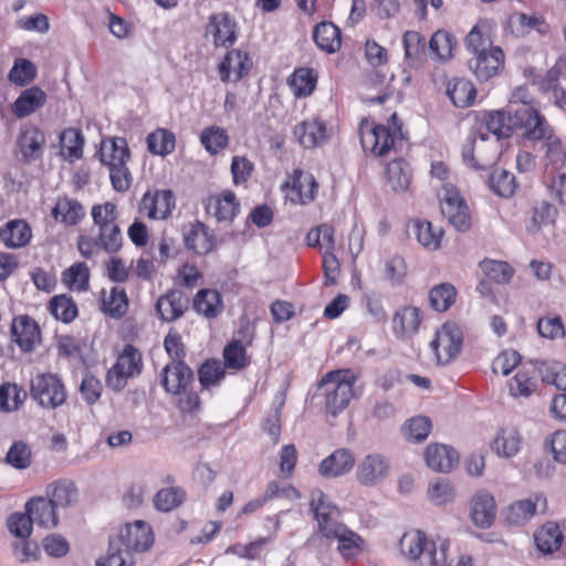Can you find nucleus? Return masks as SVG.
<instances>
[{
    "mask_svg": "<svg viewBox=\"0 0 566 566\" xmlns=\"http://www.w3.org/2000/svg\"><path fill=\"white\" fill-rule=\"evenodd\" d=\"M356 380L357 377L350 369L329 371L318 382L315 397L321 398L325 411L335 417L347 408L353 399Z\"/></svg>",
    "mask_w": 566,
    "mask_h": 566,
    "instance_id": "1",
    "label": "nucleus"
},
{
    "mask_svg": "<svg viewBox=\"0 0 566 566\" xmlns=\"http://www.w3.org/2000/svg\"><path fill=\"white\" fill-rule=\"evenodd\" d=\"M448 548L447 542L438 547L436 542L429 539L420 530L403 533L399 541L400 554L410 566H440L447 560Z\"/></svg>",
    "mask_w": 566,
    "mask_h": 566,
    "instance_id": "2",
    "label": "nucleus"
},
{
    "mask_svg": "<svg viewBox=\"0 0 566 566\" xmlns=\"http://www.w3.org/2000/svg\"><path fill=\"white\" fill-rule=\"evenodd\" d=\"M500 155V143L497 139H490L485 133L470 138L462 149L463 161L476 170L492 167Z\"/></svg>",
    "mask_w": 566,
    "mask_h": 566,
    "instance_id": "3",
    "label": "nucleus"
},
{
    "mask_svg": "<svg viewBox=\"0 0 566 566\" xmlns=\"http://www.w3.org/2000/svg\"><path fill=\"white\" fill-rule=\"evenodd\" d=\"M525 138L530 142L543 143L546 165L553 168L566 166V147L555 135L546 119H539L532 129H528L525 134Z\"/></svg>",
    "mask_w": 566,
    "mask_h": 566,
    "instance_id": "4",
    "label": "nucleus"
},
{
    "mask_svg": "<svg viewBox=\"0 0 566 566\" xmlns=\"http://www.w3.org/2000/svg\"><path fill=\"white\" fill-rule=\"evenodd\" d=\"M142 371V354L132 345H126L116 364L107 371L106 386L114 391L125 388L127 379Z\"/></svg>",
    "mask_w": 566,
    "mask_h": 566,
    "instance_id": "5",
    "label": "nucleus"
},
{
    "mask_svg": "<svg viewBox=\"0 0 566 566\" xmlns=\"http://www.w3.org/2000/svg\"><path fill=\"white\" fill-rule=\"evenodd\" d=\"M31 397L44 408L55 409L63 405L66 392L63 382L52 374H39L31 379Z\"/></svg>",
    "mask_w": 566,
    "mask_h": 566,
    "instance_id": "6",
    "label": "nucleus"
},
{
    "mask_svg": "<svg viewBox=\"0 0 566 566\" xmlns=\"http://www.w3.org/2000/svg\"><path fill=\"white\" fill-rule=\"evenodd\" d=\"M122 244L123 235L118 224L98 229L96 238L83 234L77 239V249L86 259H92L99 250L115 253L122 248Z\"/></svg>",
    "mask_w": 566,
    "mask_h": 566,
    "instance_id": "7",
    "label": "nucleus"
},
{
    "mask_svg": "<svg viewBox=\"0 0 566 566\" xmlns=\"http://www.w3.org/2000/svg\"><path fill=\"white\" fill-rule=\"evenodd\" d=\"M127 556L130 553H144L150 548L154 543V534L149 524L144 521H136L133 524H126L115 538Z\"/></svg>",
    "mask_w": 566,
    "mask_h": 566,
    "instance_id": "8",
    "label": "nucleus"
},
{
    "mask_svg": "<svg viewBox=\"0 0 566 566\" xmlns=\"http://www.w3.org/2000/svg\"><path fill=\"white\" fill-rule=\"evenodd\" d=\"M462 345V332L454 323H446L436 333L430 347L439 364H448L460 352Z\"/></svg>",
    "mask_w": 566,
    "mask_h": 566,
    "instance_id": "9",
    "label": "nucleus"
},
{
    "mask_svg": "<svg viewBox=\"0 0 566 566\" xmlns=\"http://www.w3.org/2000/svg\"><path fill=\"white\" fill-rule=\"evenodd\" d=\"M390 122L394 130L384 125H376L368 133H361V145L364 148L370 147L376 156H385L394 146L395 138L401 135V127L398 123L397 114H392Z\"/></svg>",
    "mask_w": 566,
    "mask_h": 566,
    "instance_id": "10",
    "label": "nucleus"
},
{
    "mask_svg": "<svg viewBox=\"0 0 566 566\" xmlns=\"http://www.w3.org/2000/svg\"><path fill=\"white\" fill-rule=\"evenodd\" d=\"M469 69L480 81L495 76L504 66V53L500 46L473 54L468 62Z\"/></svg>",
    "mask_w": 566,
    "mask_h": 566,
    "instance_id": "11",
    "label": "nucleus"
},
{
    "mask_svg": "<svg viewBox=\"0 0 566 566\" xmlns=\"http://www.w3.org/2000/svg\"><path fill=\"white\" fill-rule=\"evenodd\" d=\"M506 108L518 117L520 120L525 122L527 130L532 129L539 119H546L539 114L538 109L533 104V98L528 90L524 86L516 87L509 99Z\"/></svg>",
    "mask_w": 566,
    "mask_h": 566,
    "instance_id": "12",
    "label": "nucleus"
},
{
    "mask_svg": "<svg viewBox=\"0 0 566 566\" xmlns=\"http://www.w3.org/2000/svg\"><path fill=\"white\" fill-rule=\"evenodd\" d=\"M441 212L459 231H467L471 227V219L467 203L459 192L447 189L441 199Z\"/></svg>",
    "mask_w": 566,
    "mask_h": 566,
    "instance_id": "13",
    "label": "nucleus"
},
{
    "mask_svg": "<svg viewBox=\"0 0 566 566\" xmlns=\"http://www.w3.org/2000/svg\"><path fill=\"white\" fill-rule=\"evenodd\" d=\"M176 201L171 190L147 191L140 201L139 211L149 219H166L175 209Z\"/></svg>",
    "mask_w": 566,
    "mask_h": 566,
    "instance_id": "14",
    "label": "nucleus"
},
{
    "mask_svg": "<svg viewBox=\"0 0 566 566\" xmlns=\"http://www.w3.org/2000/svg\"><path fill=\"white\" fill-rule=\"evenodd\" d=\"M389 471L387 460L377 453L366 455L357 465L356 479L365 486H375L382 481Z\"/></svg>",
    "mask_w": 566,
    "mask_h": 566,
    "instance_id": "15",
    "label": "nucleus"
},
{
    "mask_svg": "<svg viewBox=\"0 0 566 566\" xmlns=\"http://www.w3.org/2000/svg\"><path fill=\"white\" fill-rule=\"evenodd\" d=\"M193 380L192 370L182 361H172L161 371V385L167 392L180 395Z\"/></svg>",
    "mask_w": 566,
    "mask_h": 566,
    "instance_id": "16",
    "label": "nucleus"
},
{
    "mask_svg": "<svg viewBox=\"0 0 566 566\" xmlns=\"http://www.w3.org/2000/svg\"><path fill=\"white\" fill-rule=\"evenodd\" d=\"M538 506L542 511L546 509V499L541 494L515 501L505 509V521L511 525H523L535 515Z\"/></svg>",
    "mask_w": 566,
    "mask_h": 566,
    "instance_id": "17",
    "label": "nucleus"
},
{
    "mask_svg": "<svg viewBox=\"0 0 566 566\" xmlns=\"http://www.w3.org/2000/svg\"><path fill=\"white\" fill-rule=\"evenodd\" d=\"M496 24L491 19H480L471 29L464 40L465 49L469 53L476 54L494 49L493 36Z\"/></svg>",
    "mask_w": 566,
    "mask_h": 566,
    "instance_id": "18",
    "label": "nucleus"
},
{
    "mask_svg": "<svg viewBox=\"0 0 566 566\" xmlns=\"http://www.w3.org/2000/svg\"><path fill=\"white\" fill-rule=\"evenodd\" d=\"M311 510L315 515L323 535L333 530L334 525L340 524V522L337 521L339 516L338 509L327 501L326 495L321 490L312 491Z\"/></svg>",
    "mask_w": 566,
    "mask_h": 566,
    "instance_id": "19",
    "label": "nucleus"
},
{
    "mask_svg": "<svg viewBox=\"0 0 566 566\" xmlns=\"http://www.w3.org/2000/svg\"><path fill=\"white\" fill-rule=\"evenodd\" d=\"M252 66L248 54L232 50L219 63L218 70L222 82H238L247 75Z\"/></svg>",
    "mask_w": 566,
    "mask_h": 566,
    "instance_id": "20",
    "label": "nucleus"
},
{
    "mask_svg": "<svg viewBox=\"0 0 566 566\" xmlns=\"http://www.w3.org/2000/svg\"><path fill=\"white\" fill-rule=\"evenodd\" d=\"M424 460L431 470L449 473L458 465L459 454L449 446L430 443L424 450Z\"/></svg>",
    "mask_w": 566,
    "mask_h": 566,
    "instance_id": "21",
    "label": "nucleus"
},
{
    "mask_svg": "<svg viewBox=\"0 0 566 566\" xmlns=\"http://www.w3.org/2000/svg\"><path fill=\"white\" fill-rule=\"evenodd\" d=\"M515 128L523 129V136L525 137V134L527 133L525 122L515 117L506 107L502 111H495L489 114L486 129L495 136L494 139H497V142L500 138L509 137Z\"/></svg>",
    "mask_w": 566,
    "mask_h": 566,
    "instance_id": "22",
    "label": "nucleus"
},
{
    "mask_svg": "<svg viewBox=\"0 0 566 566\" xmlns=\"http://www.w3.org/2000/svg\"><path fill=\"white\" fill-rule=\"evenodd\" d=\"M11 334L13 342L23 352H31L35 344L40 343L41 338L39 325L27 315H21L13 319Z\"/></svg>",
    "mask_w": 566,
    "mask_h": 566,
    "instance_id": "23",
    "label": "nucleus"
},
{
    "mask_svg": "<svg viewBox=\"0 0 566 566\" xmlns=\"http://www.w3.org/2000/svg\"><path fill=\"white\" fill-rule=\"evenodd\" d=\"M496 515V504L493 495L484 490L478 491L471 501V518L480 528L492 525Z\"/></svg>",
    "mask_w": 566,
    "mask_h": 566,
    "instance_id": "24",
    "label": "nucleus"
},
{
    "mask_svg": "<svg viewBox=\"0 0 566 566\" xmlns=\"http://www.w3.org/2000/svg\"><path fill=\"white\" fill-rule=\"evenodd\" d=\"M189 306V298L179 290H170L156 302V310L163 321L174 322L181 317Z\"/></svg>",
    "mask_w": 566,
    "mask_h": 566,
    "instance_id": "25",
    "label": "nucleus"
},
{
    "mask_svg": "<svg viewBox=\"0 0 566 566\" xmlns=\"http://www.w3.org/2000/svg\"><path fill=\"white\" fill-rule=\"evenodd\" d=\"M207 33L212 34L216 46H229L237 40L235 22L228 13H214L210 15Z\"/></svg>",
    "mask_w": 566,
    "mask_h": 566,
    "instance_id": "26",
    "label": "nucleus"
},
{
    "mask_svg": "<svg viewBox=\"0 0 566 566\" xmlns=\"http://www.w3.org/2000/svg\"><path fill=\"white\" fill-rule=\"evenodd\" d=\"M184 241L189 250L197 254H207L214 248V237L209 233L206 226L196 221L184 228Z\"/></svg>",
    "mask_w": 566,
    "mask_h": 566,
    "instance_id": "27",
    "label": "nucleus"
},
{
    "mask_svg": "<svg viewBox=\"0 0 566 566\" xmlns=\"http://www.w3.org/2000/svg\"><path fill=\"white\" fill-rule=\"evenodd\" d=\"M24 509L41 527L54 528L59 524L57 509L46 497H33L25 503Z\"/></svg>",
    "mask_w": 566,
    "mask_h": 566,
    "instance_id": "28",
    "label": "nucleus"
},
{
    "mask_svg": "<svg viewBox=\"0 0 566 566\" xmlns=\"http://www.w3.org/2000/svg\"><path fill=\"white\" fill-rule=\"evenodd\" d=\"M522 437L515 427L501 428L491 442L492 451L500 458L510 459L521 449Z\"/></svg>",
    "mask_w": 566,
    "mask_h": 566,
    "instance_id": "29",
    "label": "nucleus"
},
{
    "mask_svg": "<svg viewBox=\"0 0 566 566\" xmlns=\"http://www.w3.org/2000/svg\"><path fill=\"white\" fill-rule=\"evenodd\" d=\"M239 210V202L235 195L226 190L220 196L210 197L207 202V211L218 222H231Z\"/></svg>",
    "mask_w": 566,
    "mask_h": 566,
    "instance_id": "30",
    "label": "nucleus"
},
{
    "mask_svg": "<svg viewBox=\"0 0 566 566\" xmlns=\"http://www.w3.org/2000/svg\"><path fill=\"white\" fill-rule=\"evenodd\" d=\"M46 93L39 86H32L21 92L12 104V113L18 118L27 117L44 106Z\"/></svg>",
    "mask_w": 566,
    "mask_h": 566,
    "instance_id": "31",
    "label": "nucleus"
},
{
    "mask_svg": "<svg viewBox=\"0 0 566 566\" xmlns=\"http://www.w3.org/2000/svg\"><path fill=\"white\" fill-rule=\"evenodd\" d=\"M324 536L338 541V551L345 558L354 557L363 549L364 541L361 537L347 528L343 523L334 525L333 530L327 532Z\"/></svg>",
    "mask_w": 566,
    "mask_h": 566,
    "instance_id": "32",
    "label": "nucleus"
},
{
    "mask_svg": "<svg viewBox=\"0 0 566 566\" xmlns=\"http://www.w3.org/2000/svg\"><path fill=\"white\" fill-rule=\"evenodd\" d=\"M294 135L305 148H314L328 138L325 124L316 118L302 122L294 128Z\"/></svg>",
    "mask_w": 566,
    "mask_h": 566,
    "instance_id": "33",
    "label": "nucleus"
},
{
    "mask_svg": "<svg viewBox=\"0 0 566 566\" xmlns=\"http://www.w3.org/2000/svg\"><path fill=\"white\" fill-rule=\"evenodd\" d=\"M317 189L318 184L312 174L295 170L293 186L287 196L292 202L306 205L314 200Z\"/></svg>",
    "mask_w": 566,
    "mask_h": 566,
    "instance_id": "34",
    "label": "nucleus"
},
{
    "mask_svg": "<svg viewBox=\"0 0 566 566\" xmlns=\"http://www.w3.org/2000/svg\"><path fill=\"white\" fill-rule=\"evenodd\" d=\"M98 155L101 161L109 169L126 164L129 159V149L126 139L115 137L108 142H102Z\"/></svg>",
    "mask_w": 566,
    "mask_h": 566,
    "instance_id": "35",
    "label": "nucleus"
},
{
    "mask_svg": "<svg viewBox=\"0 0 566 566\" xmlns=\"http://www.w3.org/2000/svg\"><path fill=\"white\" fill-rule=\"evenodd\" d=\"M355 464V458L348 449H337L319 464L323 476H340L349 472Z\"/></svg>",
    "mask_w": 566,
    "mask_h": 566,
    "instance_id": "36",
    "label": "nucleus"
},
{
    "mask_svg": "<svg viewBox=\"0 0 566 566\" xmlns=\"http://www.w3.org/2000/svg\"><path fill=\"white\" fill-rule=\"evenodd\" d=\"M32 237L31 228L23 220H11L0 229V239L12 249L27 245Z\"/></svg>",
    "mask_w": 566,
    "mask_h": 566,
    "instance_id": "37",
    "label": "nucleus"
},
{
    "mask_svg": "<svg viewBox=\"0 0 566 566\" xmlns=\"http://www.w3.org/2000/svg\"><path fill=\"white\" fill-rule=\"evenodd\" d=\"M287 84L296 97L310 96L317 84V73L311 67L296 69L287 78Z\"/></svg>",
    "mask_w": 566,
    "mask_h": 566,
    "instance_id": "38",
    "label": "nucleus"
},
{
    "mask_svg": "<svg viewBox=\"0 0 566 566\" xmlns=\"http://www.w3.org/2000/svg\"><path fill=\"white\" fill-rule=\"evenodd\" d=\"M44 144V134L34 126L27 127L19 138L20 150L28 161L38 159L41 156Z\"/></svg>",
    "mask_w": 566,
    "mask_h": 566,
    "instance_id": "39",
    "label": "nucleus"
},
{
    "mask_svg": "<svg viewBox=\"0 0 566 566\" xmlns=\"http://www.w3.org/2000/svg\"><path fill=\"white\" fill-rule=\"evenodd\" d=\"M447 95L455 107H468L474 101L476 91L471 81L453 78L449 82Z\"/></svg>",
    "mask_w": 566,
    "mask_h": 566,
    "instance_id": "40",
    "label": "nucleus"
},
{
    "mask_svg": "<svg viewBox=\"0 0 566 566\" xmlns=\"http://www.w3.org/2000/svg\"><path fill=\"white\" fill-rule=\"evenodd\" d=\"M313 38L322 50L333 53L340 46V31L332 22H322L314 29Z\"/></svg>",
    "mask_w": 566,
    "mask_h": 566,
    "instance_id": "41",
    "label": "nucleus"
},
{
    "mask_svg": "<svg viewBox=\"0 0 566 566\" xmlns=\"http://www.w3.org/2000/svg\"><path fill=\"white\" fill-rule=\"evenodd\" d=\"M387 181L395 192L408 189L411 181L409 165L403 159L392 160L387 165Z\"/></svg>",
    "mask_w": 566,
    "mask_h": 566,
    "instance_id": "42",
    "label": "nucleus"
},
{
    "mask_svg": "<svg viewBox=\"0 0 566 566\" xmlns=\"http://www.w3.org/2000/svg\"><path fill=\"white\" fill-rule=\"evenodd\" d=\"M457 41L454 36L443 30H439L429 41V52L437 61H448L451 59Z\"/></svg>",
    "mask_w": 566,
    "mask_h": 566,
    "instance_id": "43",
    "label": "nucleus"
},
{
    "mask_svg": "<svg viewBox=\"0 0 566 566\" xmlns=\"http://www.w3.org/2000/svg\"><path fill=\"white\" fill-rule=\"evenodd\" d=\"M536 546L544 553L557 551L563 542V534L556 523L548 522L534 535Z\"/></svg>",
    "mask_w": 566,
    "mask_h": 566,
    "instance_id": "44",
    "label": "nucleus"
},
{
    "mask_svg": "<svg viewBox=\"0 0 566 566\" xmlns=\"http://www.w3.org/2000/svg\"><path fill=\"white\" fill-rule=\"evenodd\" d=\"M175 134L165 128H158L147 136V148L153 155L166 156L175 150Z\"/></svg>",
    "mask_w": 566,
    "mask_h": 566,
    "instance_id": "45",
    "label": "nucleus"
},
{
    "mask_svg": "<svg viewBox=\"0 0 566 566\" xmlns=\"http://www.w3.org/2000/svg\"><path fill=\"white\" fill-rule=\"evenodd\" d=\"M415 235L418 242L429 250H437L440 248L443 230L434 228L429 221L416 220L412 224Z\"/></svg>",
    "mask_w": 566,
    "mask_h": 566,
    "instance_id": "46",
    "label": "nucleus"
},
{
    "mask_svg": "<svg viewBox=\"0 0 566 566\" xmlns=\"http://www.w3.org/2000/svg\"><path fill=\"white\" fill-rule=\"evenodd\" d=\"M557 211L554 206L546 201L537 203L533 209V216L526 223V230L531 234H536L543 227L554 223Z\"/></svg>",
    "mask_w": 566,
    "mask_h": 566,
    "instance_id": "47",
    "label": "nucleus"
},
{
    "mask_svg": "<svg viewBox=\"0 0 566 566\" xmlns=\"http://www.w3.org/2000/svg\"><path fill=\"white\" fill-rule=\"evenodd\" d=\"M84 209L76 200L67 198L59 199L52 210V216L56 220L73 226L76 224L84 217Z\"/></svg>",
    "mask_w": 566,
    "mask_h": 566,
    "instance_id": "48",
    "label": "nucleus"
},
{
    "mask_svg": "<svg viewBox=\"0 0 566 566\" xmlns=\"http://www.w3.org/2000/svg\"><path fill=\"white\" fill-rule=\"evenodd\" d=\"M48 500L56 507L64 509L72 505L77 499V491L71 482H60L50 485L46 491Z\"/></svg>",
    "mask_w": 566,
    "mask_h": 566,
    "instance_id": "49",
    "label": "nucleus"
},
{
    "mask_svg": "<svg viewBox=\"0 0 566 566\" xmlns=\"http://www.w3.org/2000/svg\"><path fill=\"white\" fill-rule=\"evenodd\" d=\"M392 324L396 334L403 336L416 333L420 325L419 310L416 307H403L395 314Z\"/></svg>",
    "mask_w": 566,
    "mask_h": 566,
    "instance_id": "50",
    "label": "nucleus"
},
{
    "mask_svg": "<svg viewBox=\"0 0 566 566\" xmlns=\"http://www.w3.org/2000/svg\"><path fill=\"white\" fill-rule=\"evenodd\" d=\"M221 305V296L214 290H200L193 300V308L207 317H214Z\"/></svg>",
    "mask_w": 566,
    "mask_h": 566,
    "instance_id": "51",
    "label": "nucleus"
},
{
    "mask_svg": "<svg viewBox=\"0 0 566 566\" xmlns=\"http://www.w3.org/2000/svg\"><path fill=\"white\" fill-rule=\"evenodd\" d=\"M480 268L488 279L499 284H507L514 274L513 268L502 261L483 260Z\"/></svg>",
    "mask_w": 566,
    "mask_h": 566,
    "instance_id": "52",
    "label": "nucleus"
},
{
    "mask_svg": "<svg viewBox=\"0 0 566 566\" xmlns=\"http://www.w3.org/2000/svg\"><path fill=\"white\" fill-rule=\"evenodd\" d=\"M27 392L15 384L6 382L0 386V410H17L24 401Z\"/></svg>",
    "mask_w": 566,
    "mask_h": 566,
    "instance_id": "53",
    "label": "nucleus"
},
{
    "mask_svg": "<svg viewBox=\"0 0 566 566\" xmlns=\"http://www.w3.org/2000/svg\"><path fill=\"white\" fill-rule=\"evenodd\" d=\"M431 420L423 416L409 419L402 427L405 438L412 442H421L426 440L431 432Z\"/></svg>",
    "mask_w": 566,
    "mask_h": 566,
    "instance_id": "54",
    "label": "nucleus"
},
{
    "mask_svg": "<svg viewBox=\"0 0 566 566\" xmlns=\"http://www.w3.org/2000/svg\"><path fill=\"white\" fill-rule=\"evenodd\" d=\"M427 493L434 505H444L455 497L454 486L449 480L441 478L430 482Z\"/></svg>",
    "mask_w": 566,
    "mask_h": 566,
    "instance_id": "55",
    "label": "nucleus"
},
{
    "mask_svg": "<svg viewBox=\"0 0 566 566\" xmlns=\"http://www.w3.org/2000/svg\"><path fill=\"white\" fill-rule=\"evenodd\" d=\"M36 76L35 65L27 59H17L9 72V81L19 86H27Z\"/></svg>",
    "mask_w": 566,
    "mask_h": 566,
    "instance_id": "56",
    "label": "nucleus"
},
{
    "mask_svg": "<svg viewBox=\"0 0 566 566\" xmlns=\"http://www.w3.org/2000/svg\"><path fill=\"white\" fill-rule=\"evenodd\" d=\"M50 312L56 319L70 323L77 315V306L71 297L63 294L51 300Z\"/></svg>",
    "mask_w": 566,
    "mask_h": 566,
    "instance_id": "57",
    "label": "nucleus"
},
{
    "mask_svg": "<svg viewBox=\"0 0 566 566\" xmlns=\"http://www.w3.org/2000/svg\"><path fill=\"white\" fill-rule=\"evenodd\" d=\"M185 495V492L179 488H166L156 493L154 505L158 511L169 512L184 502Z\"/></svg>",
    "mask_w": 566,
    "mask_h": 566,
    "instance_id": "58",
    "label": "nucleus"
},
{
    "mask_svg": "<svg viewBox=\"0 0 566 566\" xmlns=\"http://www.w3.org/2000/svg\"><path fill=\"white\" fill-rule=\"evenodd\" d=\"M405 56L410 65L420 61L424 54L426 41L424 38L416 31H407L403 34Z\"/></svg>",
    "mask_w": 566,
    "mask_h": 566,
    "instance_id": "59",
    "label": "nucleus"
},
{
    "mask_svg": "<svg viewBox=\"0 0 566 566\" xmlns=\"http://www.w3.org/2000/svg\"><path fill=\"white\" fill-rule=\"evenodd\" d=\"M104 311L112 317H122L128 308V298L123 287L114 286L103 301Z\"/></svg>",
    "mask_w": 566,
    "mask_h": 566,
    "instance_id": "60",
    "label": "nucleus"
},
{
    "mask_svg": "<svg viewBox=\"0 0 566 566\" xmlns=\"http://www.w3.org/2000/svg\"><path fill=\"white\" fill-rule=\"evenodd\" d=\"M91 214L94 224L98 229L118 224V211L116 205L113 202L107 201L93 206Z\"/></svg>",
    "mask_w": 566,
    "mask_h": 566,
    "instance_id": "61",
    "label": "nucleus"
},
{
    "mask_svg": "<svg viewBox=\"0 0 566 566\" xmlns=\"http://www.w3.org/2000/svg\"><path fill=\"white\" fill-rule=\"evenodd\" d=\"M200 140L210 154H217L228 146L229 137L226 129L211 126L202 132Z\"/></svg>",
    "mask_w": 566,
    "mask_h": 566,
    "instance_id": "62",
    "label": "nucleus"
},
{
    "mask_svg": "<svg viewBox=\"0 0 566 566\" xmlns=\"http://www.w3.org/2000/svg\"><path fill=\"white\" fill-rule=\"evenodd\" d=\"M492 190L501 197H511L516 189L515 177L506 170H494L490 177Z\"/></svg>",
    "mask_w": 566,
    "mask_h": 566,
    "instance_id": "63",
    "label": "nucleus"
},
{
    "mask_svg": "<svg viewBox=\"0 0 566 566\" xmlns=\"http://www.w3.org/2000/svg\"><path fill=\"white\" fill-rule=\"evenodd\" d=\"M455 298V289L448 283L434 286L429 294L432 308L438 312L447 311Z\"/></svg>",
    "mask_w": 566,
    "mask_h": 566,
    "instance_id": "64",
    "label": "nucleus"
}]
</instances>
